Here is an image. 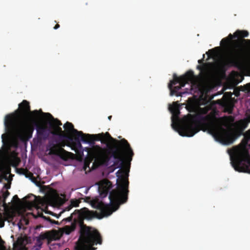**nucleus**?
<instances>
[{"instance_id": "1", "label": "nucleus", "mask_w": 250, "mask_h": 250, "mask_svg": "<svg viewBox=\"0 0 250 250\" xmlns=\"http://www.w3.org/2000/svg\"><path fill=\"white\" fill-rule=\"evenodd\" d=\"M109 199L110 200L109 198ZM124 203L112 200H110L109 204H105L99 199H95L92 202V206L94 208L99 210L100 212L90 211L84 208L81 210H75L70 216L64 219L63 221L66 222L73 220L70 226H65L63 228V231L65 234H69L73 231L77 225L80 227L81 235L79 239L81 242L76 246L75 249L77 250L79 246L84 245L87 250H95L97 248L93 246L102 244V237L100 232L97 229L85 225L83 222L84 219H90L94 217L101 219L108 216L118 208L120 204Z\"/></svg>"}, {"instance_id": "2", "label": "nucleus", "mask_w": 250, "mask_h": 250, "mask_svg": "<svg viewBox=\"0 0 250 250\" xmlns=\"http://www.w3.org/2000/svg\"><path fill=\"white\" fill-rule=\"evenodd\" d=\"M104 141L105 143L110 140L115 143L113 147L108 148V151L111 157L115 160V165H118L121 168L116 173L117 187L109 193V199L111 201L114 200L120 203H125L128 199L129 192V172L130 166L125 163V159L130 162L134 155L130 145L125 139L117 140L112 138L110 134L106 132L104 133Z\"/></svg>"}, {"instance_id": "3", "label": "nucleus", "mask_w": 250, "mask_h": 250, "mask_svg": "<svg viewBox=\"0 0 250 250\" xmlns=\"http://www.w3.org/2000/svg\"><path fill=\"white\" fill-rule=\"evenodd\" d=\"M188 122L182 125H178L176 129L182 136L192 137L200 130L202 126L208 129V132L220 143L228 145L231 144L237 139L240 134L231 133L224 128L217 121L215 117L207 115H189Z\"/></svg>"}, {"instance_id": "4", "label": "nucleus", "mask_w": 250, "mask_h": 250, "mask_svg": "<svg viewBox=\"0 0 250 250\" xmlns=\"http://www.w3.org/2000/svg\"><path fill=\"white\" fill-rule=\"evenodd\" d=\"M249 36L246 30H237L233 35L230 33L221 41L224 49V62L225 66L236 67L241 66L243 61V43L250 44L243 39Z\"/></svg>"}, {"instance_id": "5", "label": "nucleus", "mask_w": 250, "mask_h": 250, "mask_svg": "<svg viewBox=\"0 0 250 250\" xmlns=\"http://www.w3.org/2000/svg\"><path fill=\"white\" fill-rule=\"evenodd\" d=\"M37 121L35 122L27 120L18 121L16 115L8 114L5 118L4 125L6 130L10 133L28 134L31 137L34 130L33 125H36Z\"/></svg>"}, {"instance_id": "6", "label": "nucleus", "mask_w": 250, "mask_h": 250, "mask_svg": "<svg viewBox=\"0 0 250 250\" xmlns=\"http://www.w3.org/2000/svg\"><path fill=\"white\" fill-rule=\"evenodd\" d=\"M229 151L234 169L239 172L250 173V156L248 150L237 146Z\"/></svg>"}, {"instance_id": "7", "label": "nucleus", "mask_w": 250, "mask_h": 250, "mask_svg": "<svg viewBox=\"0 0 250 250\" xmlns=\"http://www.w3.org/2000/svg\"><path fill=\"white\" fill-rule=\"evenodd\" d=\"M90 145L91 147H86L83 149V150L88 152V156L86 157H90L92 160H94L93 164L97 167L107 166L111 158L108 149L98 145Z\"/></svg>"}, {"instance_id": "8", "label": "nucleus", "mask_w": 250, "mask_h": 250, "mask_svg": "<svg viewBox=\"0 0 250 250\" xmlns=\"http://www.w3.org/2000/svg\"><path fill=\"white\" fill-rule=\"evenodd\" d=\"M195 79V76L194 72L191 70L180 77H177L176 74H174L173 80L170 81L168 85L170 90V95H175L176 96H181L182 93L178 91L182 87H184L186 83H193Z\"/></svg>"}, {"instance_id": "9", "label": "nucleus", "mask_w": 250, "mask_h": 250, "mask_svg": "<svg viewBox=\"0 0 250 250\" xmlns=\"http://www.w3.org/2000/svg\"><path fill=\"white\" fill-rule=\"evenodd\" d=\"M71 141H59L49 140L46 146V151H49V155H56L63 160L66 161L70 155H73L71 152L66 151L63 147L67 146H70Z\"/></svg>"}, {"instance_id": "10", "label": "nucleus", "mask_w": 250, "mask_h": 250, "mask_svg": "<svg viewBox=\"0 0 250 250\" xmlns=\"http://www.w3.org/2000/svg\"><path fill=\"white\" fill-rule=\"evenodd\" d=\"M42 113V109L31 111L29 102L24 100L19 104V109L16 111V113L12 114L17 116L18 121L27 120L35 122L39 119L40 114Z\"/></svg>"}, {"instance_id": "11", "label": "nucleus", "mask_w": 250, "mask_h": 250, "mask_svg": "<svg viewBox=\"0 0 250 250\" xmlns=\"http://www.w3.org/2000/svg\"><path fill=\"white\" fill-rule=\"evenodd\" d=\"M95 141H101L102 143L105 144V141H104V133L94 135L84 134V135L82 138V141L89 143L90 145H94Z\"/></svg>"}, {"instance_id": "12", "label": "nucleus", "mask_w": 250, "mask_h": 250, "mask_svg": "<svg viewBox=\"0 0 250 250\" xmlns=\"http://www.w3.org/2000/svg\"><path fill=\"white\" fill-rule=\"evenodd\" d=\"M63 127L65 130L67 134H71L73 137L76 136L78 137H81V138L84 135V133L81 131H78L75 129L73 125L68 122H67L63 125Z\"/></svg>"}, {"instance_id": "13", "label": "nucleus", "mask_w": 250, "mask_h": 250, "mask_svg": "<svg viewBox=\"0 0 250 250\" xmlns=\"http://www.w3.org/2000/svg\"><path fill=\"white\" fill-rule=\"evenodd\" d=\"M37 134L40 139L45 140L47 139L51 134V130L46 125H38L37 124Z\"/></svg>"}, {"instance_id": "14", "label": "nucleus", "mask_w": 250, "mask_h": 250, "mask_svg": "<svg viewBox=\"0 0 250 250\" xmlns=\"http://www.w3.org/2000/svg\"><path fill=\"white\" fill-rule=\"evenodd\" d=\"M112 188V185L110 181L107 180H104L102 181L99 187L101 196L103 198L106 197Z\"/></svg>"}, {"instance_id": "15", "label": "nucleus", "mask_w": 250, "mask_h": 250, "mask_svg": "<svg viewBox=\"0 0 250 250\" xmlns=\"http://www.w3.org/2000/svg\"><path fill=\"white\" fill-rule=\"evenodd\" d=\"M169 110L171 112L172 114V123L171 124L172 127L175 128V125L174 124V118H175L176 119H178L179 115L180 113L179 108L178 105L177 104L176 102H174L172 106L169 107Z\"/></svg>"}, {"instance_id": "16", "label": "nucleus", "mask_w": 250, "mask_h": 250, "mask_svg": "<svg viewBox=\"0 0 250 250\" xmlns=\"http://www.w3.org/2000/svg\"><path fill=\"white\" fill-rule=\"evenodd\" d=\"M50 140H54L56 142L73 141V137L71 136V134H65L64 132H63L57 135L56 137H53Z\"/></svg>"}, {"instance_id": "17", "label": "nucleus", "mask_w": 250, "mask_h": 250, "mask_svg": "<svg viewBox=\"0 0 250 250\" xmlns=\"http://www.w3.org/2000/svg\"><path fill=\"white\" fill-rule=\"evenodd\" d=\"M26 241L27 239L25 237H19L16 242L14 243V247L20 250L22 249L25 247Z\"/></svg>"}, {"instance_id": "18", "label": "nucleus", "mask_w": 250, "mask_h": 250, "mask_svg": "<svg viewBox=\"0 0 250 250\" xmlns=\"http://www.w3.org/2000/svg\"><path fill=\"white\" fill-rule=\"evenodd\" d=\"M50 126L52 129L50 132L51 134L54 136H57L60 133L64 132V131L62 130V128L60 126L53 125V124L52 123H50Z\"/></svg>"}, {"instance_id": "19", "label": "nucleus", "mask_w": 250, "mask_h": 250, "mask_svg": "<svg viewBox=\"0 0 250 250\" xmlns=\"http://www.w3.org/2000/svg\"><path fill=\"white\" fill-rule=\"evenodd\" d=\"M42 115L46 118H48L49 119L52 120L53 121V125H56L57 126H60L62 125L61 121L57 119H54L52 115L49 113H43Z\"/></svg>"}, {"instance_id": "20", "label": "nucleus", "mask_w": 250, "mask_h": 250, "mask_svg": "<svg viewBox=\"0 0 250 250\" xmlns=\"http://www.w3.org/2000/svg\"><path fill=\"white\" fill-rule=\"evenodd\" d=\"M75 140L76 142L73 143V145L71 147L72 150H75L76 149L82 148L83 146L80 142V140H81V137H78L76 136L73 137V140Z\"/></svg>"}, {"instance_id": "21", "label": "nucleus", "mask_w": 250, "mask_h": 250, "mask_svg": "<svg viewBox=\"0 0 250 250\" xmlns=\"http://www.w3.org/2000/svg\"><path fill=\"white\" fill-rule=\"evenodd\" d=\"M49 237V235L48 232L44 233H41L37 238V241L38 244L40 246L42 245V241L46 239H48Z\"/></svg>"}, {"instance_id": "22", "label": "nucleus", "mask_w": 250, "mask_h": 250, "mask_svg": "<svg viewBox=\"0 0 250 250\" xmlns=\"http://www.w3.org/2000/svg\"><path fill=\"white\" fill-rule=\"evenodd\" d=\"M244 137L243 143L245 145H247L250 140V129L245 132Z\"/></svg>"}, {"instance_id": "23", "label": "nucleus", "mask_w": 250, "mask_h": 250, "mask_svg": "<svg viewBox=\"0 0 250 250\" xmlns=\"http://www.w3.org/2000/svg\"><path fill=\"white\" fill-rule=\"evenodd\" d=\"M94 160H92L90 157H86L84 161L83 168L85 170L87 167H89L90 164Z\"/></svg>"}, {"instance_id": "24", "label": "nucleus", "mask_w": 250, "mask_h": 250, "mask_svg": "<svg viewBox=\"0 0 250 250\" xmlns=\"http://www.w3.org/2000/svg\"><path fill=\"white\" fill-rule=\"evenodd\" d=\"M197 69L200 71V73L206 71L208 69L207 63H203V65H198L197 66Z\"/></svg>"}, {"instance_id": "25", "label": "nucleus", "mask_w": 250, "mask_h": 250, "mask_svg": "<svg viewBox=\"0 0 250 250\" xmlns=\"http://www.w3.org/2000/svg\"><path fill=\"white\" fill-rule=\"evenodd\" d=\"M26 174H25V176L27 178H29L33 182L36 183V178L34 176L33 174L28 170H26Z\"/></svg>"}, {"instance_id": "26", "label": "nucleus", "mask_w": 250, "mask_h": 250, "mask_svg": "<svg viewBox=\"0 0 250 250\" xmlns=\"http://www.w3.org/2000/svg\"><path fill=\"white\" fill-rule=\"evenodd\" d=\"M75 152L77 154V155L81 158H82L83 155V149L82 148H79V149H76L75 150Z\"/></svg>"}, {"instance_id": "27", "label": "nucleus", "mask_w": 250, "mask_h": 250, "mask_svg": "<svg viewBox=\"0 0 250 250\" xmlns=\"http://www.w3.org/2000/svg\"><path fill=\"white\" fill-rule=\"evenodd\" d=\"M9 194H10V193L8 191H6L4 193H3V194H2V198H3L2 202H3V205H6L5 200L8 197V196L9 195Z\"/></svg>"}, {"instance_id": "28", "label": "nucleus", "mask_w": 250, "mask_h": 250, "mask_svg": "<svg viewBox=\"0 0 250 250\" xmlns=\"http://www.w3.org/2000/svg\"><path fill=\"white\" fill-rule=\"evenodd\" d=\"M80 203V202L78 200H77V199L71 200V205L72 206V207H78Z\"/></svg>"}, {"instance_id": "29", "label": "nucleus", "mask_w": 250, "mask_h": 250, "mask_svg": "<svg viewBox=\"0 0 250 250\" xmlns=\"http://www.w3.org/2000/svg\"><path fill=\"white\" fill-rule=\"evenodd\" d=\"M43 218L44 219L49 221L50 222H51L52 224H59V222L58 221H55V220H53L50 217H46L45 216H43Z\"/></svg>"}, {"instance_id": "30", "label": "nucleus", "mask_w": 250, "mask_h": 250, "mask_svg": "<svg viewBox=\"0 0 250 250\" xmlns=\"http://www.w3.org/2000/svg\"><path fill=\"white\" fill-rule=\"evenodd\" d=\"M72 206H71V204L68 205L67 207H65L64 208V209L63 210V211L61 212V213H62L64 211H69L72 208Z\"/></svg>"}, {"instance_id": "31", "label": "nucleus", "mask_w": 250, "mask_h": 250, "mask_svg": "<svg viewBox=\"0 0 250 250\" xmlns=\"http://www.w3.org/2000/svg\"><path fill=\"white\" fill-rule=\"evenodd\" d=\"M203 62H204V58L202 59H201V60H199L198 61V62L199 64H202V65L203 64V63H204Z\"/></svg>"}, {"instance_id": "32", "label": "nucleus", "mask_w": 250, "mask_h": 250, "mask_svg": "<svg viewBox=\"0 0 250 250\" xmlns=\"http://www.w3.org/2000/svg\"><path fill=\"white\" fill-rule=\"evenodd\" d=\"M13 199L14 200H18V201H19V200H20V199H19V198H18V195H14V196H13Z\"/></svg>"}, {"instance_id": "33", "label": "nucleus", "mask_w": 250, "mask_h": 250, "mask_svg": "<svg viewBox=\"0 0 250 250\" xmlns=\"http://www.w3.org/2000/svg\"><path fill=\"white\" fill-rule=\"evenodd\" d=\"M60 27V25L59 24H57L55 25V26L54 27V29H57Z\"/></svg>"}, {"instance_id": "34", "label": "nucleus", "mask_w": 250, "mask_h": 250, "mask_svg": "<svg viewBox=\"0 0 250 250\" xmlns=\"http://www.w3.org/2000/svg\"><path fill=\"white\" fill-rule=\"evenodd\" d=\"M43 201H42V200L41 199L39 201V204H41L42 205H43Z\"/></svg>"}, {"instance_id": "35", "label": "nucleus", "mask_w": 250, "mask_h": 250, "mask_svg": "<svg viewBox=\"0 0 250 250\" xmlns=\"http://www.w3.org/2000/svg\"><path fill=\"white\" fill-rule=\"evenodd\" d=\"M243 41L248 42L249 43H250V40L247 39V40H244Z\"/></svg>"}, {"instance_id": "36", "label": "nucleus", "mask_w": 250, "mask_h": 250, "mask_svg": "<svg viewBox=\"0 0 250 250\" xmlns=\"http://www.w3.org/2000/svg\"><path fill=\"white\" fill-rule=\"evenodd\" d=\"M111 118H112V116H108V119L109 120H111Z\"/></svg>"}, {"instance_id": "37", "label": "nucleus", "mask_w": 250, "mask_h": 250, "mask_svg": "<svg viewBox=\"0 0 250 250\" xmlns=\"http://www.w3.org/2000/svg\"><path fill=\"white\" fill-rule=\"evenodd\" d=\"M230 108H231V110H232V108H233V106H232V105H231Z\"/></svg>"}, {"instance_id": "38", "label": "nucleus", "mask_w": 250, "mask_h": 250, "mask_svg": "<svg viewBox=\"0 0 250 250\" xmlns=\"http://www.w3.org/2000/svg\"><path fill=\"white\" fill-rule=\"evenodd\" d=\"M3 226H4V223H3V225H1V226H0V227H3Z\"/></svg>"}, {"instance_id": "39", "label": "nucleus", "mask_w": 250, "mask_h": 250, "mask_svg": "<svg viewBox=\"0 0 250 250\" xmlns=\"http://www.w3.org/2000/svg\"><path fill=\"white\" fill-rule=\"evenodd\" d=\"M21 170H22V171H25V170L24 169H23V168L21 169Z\"/></svg>"}, {"instance_id": "40", "label": "nucleus", "mask_w": 250, "mask_h": 250, "mask_svg": "<svg viewBox=\"0 0 250 250\" xmlns=\"http://www.w3.org/2000/svg\"><path fill=\"white\" fill-rule=\"evenodd\" d=\"M51 214L53 215V216H55L54 214L51 213Z\"/></svg>"}, {"instance_id": "41", "label": "nucleus", "mask_w": 250, "mask_h": 250, "mask_svg": "<svg viewBox=\"0 0 250 250\" xmlns=\"http://www.w3.org/2000/svg\"><path fill=\"white\" fill-rule=\"evenodd\" d=\"M1 197H0V200H1Z\"/></svg>"}]
</instances>
